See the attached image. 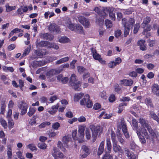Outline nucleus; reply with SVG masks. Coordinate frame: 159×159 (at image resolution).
Returning a JSON list of instances; mask_svg holds the SVG:
<instances>
[{
  "mask_svg": "<svg viewBox=\"0 0 159 159\" xmlns=\"http://www.w3.org/2000/svg\"><path fill=\"white\" fill-rule=\"evenodd\" d=\"M132 125L133 126V129L134 130L136 131L137 133V131H142V133L143 135H144L145 137L147 139H150V137L148 135V132L147 131L146 129L143 128L142 127H140L139 128H138V121L135 119H133L132 120Z\"/></svg>",
  "mask_w": 159,
  "mask_h": 159,
  "instance_id": "f257e3e1",
  "label": "nucleus"
},
{
  "mask_svg": "<svg viewBox=\"0 0 159 159\" xmlns=\"http://www.w3.org/2000/svg\"><path fill=\"white\" fill-rule=\"evenodd\" d=\"M91 129L92 132V141L94 142L97 139L98 134L99 133V134H100L102 132V128L100 126H97L93 127Z\"/></svg>",
  "mask_w": 159,
  "mask_h": 159,
  "instance_id": "f03ea898",
  "label": "nucleus"
},
{
  "mask_svg": "<svg viewBox=\"0 0 159 159\" xmlns=\"http://www.w3.org/2000/svg\"><path fill=\"white\" fill-rule=\"evenodd\" d=\"M89 96L88 94L85 95L84 98L82 99L80 102V104L81 105H86L88 108H91L93 106L92 102L89 100Z\"/></svg>",
  "mask_w": 159,
  "mask_h": 159,
  "instance_id": "7ed1b4c3",
  "label": "nucleus"
},
{
  "mask_svg": "<svg viewBox=\"0 0 159 159\" xmlns=\"http://www.w3.org/2000/svg\"><path fill=\"white\" fill-rule=\"evenodd\" d=\"M40 46L47 47L49 48H52L56 50H57L59 48L58 46L55 43L45 41L40 42Z\"/></svg>",
  "mask_w": 159,
  "mask_h": 159,
  "instance_id": "20e7f679",
  "label": "nucleus"
},
{
  "mask_svg": "<svg viewBox=\"0 0 159 159\" xmlns=\"http://www.w3.org/2000/svg\"><path fill=\"white\" fill-rule=\"evenodd\" d=\"M28 107V105L25 101L20 102L19 105V107L21 110L20 113V115H24L26 113Z\"/></svg>",
  "mask_w": 159,
  "mask_h": 159,
  "instance_id": "39448f33",
  "label": "nucleus"
},
{
  "mask_svg": "<svg viewBox=\"0 0 159 159\" xmlns=\"http://www.w3.org/2000/svg\"><path fill=\"white\" fill-rule=\"evenodd\" d=\"M52 156L55 159H58V158H62L64 157L63 154L58 151V149L57 148L54 147L53 150L51 152Z\"/></svg>",
  "mask_w": 159,
  "mask_h": 159,
  "instance_id": "423d86ee",
  "label": "nucleus"
},
{
  "mask_svg": "<svg viewBox=\"0 0 159 159\" xmlns=\"http://www.w3.org/2000/svg\"><path fill=\"white\" fill-rule=\"evenodd\" d=\"M90 153L89 149L86 146L83 145L82 147L81 150L80 156L82 158L86 157Z\"/></svg>",
  "mask_w": 159,
  "mask_h": 159,
  "instance_id": "0eeeda50",
  "label": "nucleus"
},
{
  "mask_svg": "<svg viewBox=\"0 0 159 159\" xmlns=\"http://www.w3.org/2000/svg\"><path fill=\"white\" fill-rule=\"evenodd\" d=\"M120 123V125H118V127L122 129V131L125 137L126 138H129V136L125 122L123 120H121Z\"/></svg>",
  "mask_w": 159,
  "mask_h": 159,
  "instance_id": "6e6552de",
  "label": "nucleus"
},
{
  "mask_svg": "<svg viewBox=\"0 0 159 159\" xmlns=\"http://www.w3.org/2000/svg\"><path fill=\"white\" fill-rule=\"evenodd\" d=\"M79 21L83 26L86 28H89L90 25L89 20L86 18L82 16L78 17Z\"/></svg>",
  "mask_w": 159,
  "mask_h": 159,
  "instance_id": "1a4fd4ad",
  "label": "nucleus"
},
{
  "mask_svg": "<svg viewBox=\"0 0 159 159\" xmlns=\"http://www.w3.org/2000/svg\"><path fill=\"white\" fill-rule=\"evenodd\" d=\"M49 31L53 33H59L60 32V29L59 26L54 23H51L48 26Z\"/></svg>",
  "mask_w": 159,
  "mask_h": 159,
  "instance_id": "9d476101",
  "label": "nucleus"
},
{
  "mask_svg": "<svg viewBox=\"0 0 159 159\" xmlns=\"http://www.w3.org/2000/svg\"><path fill=\"white\" fill-rule=\"evenodd\" d=\"M125 152L129 159H137V158L136 154H134L132 152H130L127 148H125Z\"/></svg>",
  "mask_w": 159,
  "mask_h": 159,
  "instance_id": "9b49d317",
  "label": "nucleus"
},
{
  "mask_svg": "<svg viewBox=\"0 0 159 159\" xmlns=\"http://www.w3.org/2000/svg\"><path fill=\"white\" fill-rule=\"evenodd\" d=\"M61 71V70H58L57 68L52 69L47 73V76L48 78H50L53 75L59 74Z\"/></svg>",
  "mask_w": 159,
  "mask_h": 159,
  "instance_id": "f8f14e48",
  "label": "nucleus"
},
{
  "mask_svg": "<svg viewBox=\"0 0 159 159\" xmlns=\"http://www.w3.org/2000/svg\"><path fill=\"white\" fill-rule=\"evenodd\" d=\"M57 80L63 84H66L68 82L69 79L67 77H63L61 74H60L57 76Z\"/></svg>",
  "mask_w": 159,
  "mask_h": 159,
  "instance_id": "ddd939ff",
  "label": "nucleus"
},
{
  "mask_svg": "<svg viewBox=\"0 0 159 159\" xmlns=\"http://www.w3.org/2000/svg\"><path fill=\"white\" fill-rule=\"evenodd\" d=\"M152 92L157 96L159 95V85L157 84H153L151 86Z\"/></svg>",
  "mask_w": 159,
  "mask_h": 159,
  "instance_id": "4468645a",
  "label": "nucleus"
},
{
  "mask_svg": "<svg viewBox=\"0 0 159 159\" xmlns=\"http://www.w3.org/2000/svg\"><path fill=\"white\" fill-rule=\"evenodd\" d=\"M139 123L141 125V126L140 127H142L145 128V127L147 128V129L149 127L150 125L149 124L148 121L144 119H143L142 118H140L139 120Z\"/></svg>",
  "mask_w": 159,
  "mask_h": 159,
  "instance_id": "2eb2a0df",
  "label": "nucleus"
},
{
  "mask_svg": "<svg viewBox=\"0 0 159 159\" xmlns=\"http://www.w3.org/2000/svg\"><path fill=\"white\" fill-rule=\"evenodd\" d=\"M70 84L75 90L80 91V87L81 85V83L80 81H78L77 82L71 83Z\"/></svg>",
  "mask_w": 159,
  "mask_h": 159,
  "instance_id": "dca6fc26",
  "label": "nucleus"
},
{
  "mask_svg": "<svg viewBox=\"0 0 159 159\" xmlns=\"http://www.w3.org/2000/svg\"><path fill=\"white\" fill-rule=\"evenodd\" d=\"M121 84L124 85L126 86H130L133 83V80L131 79H125L120 81Z\"/></svg>",
  "mask_w": 159,
  "mask_h": 159,
  "instance_id": "f3484780",
  "label": "nucleus"
},
{
  "mask_svg": "<svg viewBox=\"0 0 159 159\" xmlns=\"http://www.w3.org/2000/svg\"><path fill=\"white\" fill-rule=\"evenodd\" d=\"M75 31L76 33L84 34V30H83L82 26L79 24L75 25Z\"/></svg>",
  "mask_w": 159,
  "mask_h": 159,
  "instance_id": "a211bd4d",
  "label": "nucleus"
},
{
  "mask_svg": "<svg viewBox=\"0 0 159 159\" xmlns=\"http://www.w3.org/2000/svg\"><path fill=\"white\" fill-rule=\"evenodd\" d=\"M113 149L115 152H120L121 153L124 152L122 150L120 147L117 145V142L113 143Z\"/></svg>",
  "mask_w": 159,
  "mask_h": 159,
  "instance_id": "6ab92c4d",
  "label": "nucleus"
},
{
  "mask_svg": "<svg viewBox=\"0 0 159 159\" xmlns=\"http://www.w3.org/2000/svg\"><path fill=\"white\" fill-rule=\"evenodd\" d=\"M138 45L140 47V49L142 51L146 50V45L145 41L143 40H140L137 42Z\"/></svg>",
  "mask_w": 159,
  "mask_h": 159,
  "instance_id": "aec40b11",
  "label": "nucleus"
},
{
  "mask_svg": "<svg viewBox=\"0 0 159 159\" xmlns=\"http://www.w3.org/2000/svg\"><path fill=\"white\" fill-rule=\"evenodd\" d=\"M40 37H42L43 39H46L50 41L52 40L54 38V36L53 35L48 33L43 34L41 35H40Z\"/></svg>",
  "mask_w": 159,
  "mask_h": 159,
  "instance_id": "412c9836",
  "label": "nucleus"
},
{
  "mask_svg": "<svg viewBox=\"0 0 159 159\" xmlns=\"http://www.w3.org/2000/svg\"><path fill=\"white\" fill-rule=\"evenodd\" d=\"M139 138V139L140 141L142 143H146V140H145V136H143L142 135V134H143L142 133V131H137V133H136Z\"/></svg>",
  "mask_w": 159,
  "mask_h": 159,
  "instance_id": "4be33fe9",
  "label": "nucleus"
},
{
  "mask_svg": "<svg viewBox=\"0 0 159 159\" xmlns=\"http://www.w3.org/2000/svg\"><path fill=\"white\" fill-rule=\"evenodd\" d=\"M107 15L104 11H101V12L99 15L100 18L96 20V22H99L103 23L104 21V19L106 17Z\"/></svg>",
  "mask_w": 159,
  "mask_h": 159,
  "instance_id": "5701e85b",
  "label": "nucleus"
},
{
  "mask_svg": "<svg viewBox=\"0 0 159 159\" xmlns=\"http://www.w3.org/2000/svg\"><path fill=\"white\" fill-rule=\"evenodd\" d=\"M104 141H102L101 143L98 151V155H100L103 153L104 150Z\"/></svg>",
  "mask_w": 159,
  "mask_h": 159,
  "instance_id": "b1692460",
  "label": "nucleus"
},
{
  "mask_svg": "<svg viewBox=\"0 0 159 159\" xmlns=\"http://www.w3.org/2000/svg\"><path fill=\"white\" fill-rule=\"evenodd\" d=\"M93 56L94 59L98 60L102 64H105L106 61L102 59L101 57V56L98 54L96 53L95 54H94Z\"/></svg>",
  "mask_w": 159,
  "mask_h": 159,
  "instance_id": "393cba45",
  "label": "nucleus"
},
{
  "mask_svg": "<svg viewBox=\"0 0 159 159\" xmlns=\"http://www.w3.org/2000/svg\"><path fill=\"white\" fill-rule=\"evenodd\" d=\"M31 46L30 45H29L27 48H26L20 57V59L24 57L29 54L30 52Z\"/></svg>",
  "mask_w": 159,
  "mask_h": 159,
  "instance_id": "a878e982",
  "label": "nucleus"
},
{
  "mask_svg": "<svg viewBox=\"0 0 159 159\" xmlns=\"http://www.w3.org/2000/svg\"><path fill=\"white\" fill-rule=\"evenodd\" d=\"M69 60V58L68 57H66L61 58L56 61V64L59 65L64 62L68 61Z\"/></svg>",
  "mask_w": 159,
  "mask_h": 159,
  "instance_id": "bb28decb",
  "label": "nucleus"
},
{
  "mask_svg": "<svg viewBox=\"0 0 159 159\" xmlns=\"http://www.w3.org/2000/svg\"><path fill=\"white\" fill-rule=\"evenodd\" d=\"M150 118H152L156 120L159 125V118L155 113L152 111H151L149 114Z\"/></svg>",
  "mask_w": 159,
  "mask_h": 159,
  "instance_id": "cd10ccee",
  "label": "nucleus"
},
{
  "mask_svg": "<svg viewBox=\"0 0 159 159\" xmlns=\"http://www.w3.org/2000/svg\"><path fill=\"white\" fill-rule=\"evenodd\" d=\"M27 149H29L32 151H36L37 150L35 145L34 143H31L28 144L26 146Z\"/></svg>",
  "mask_w": 159,
  "mask_h": 159,
  "instance_id": "c85d7f7f",
  "label": "nucleus"
},
{
  "mask_svg": "<svg viewBox=\"0 0 159 159\" xmlns=\"http://www.w3.org/2000/svg\"><path fill=\"white\" fill-rule=\"evenodd\" d=\"M84 127L83 126H80L79 127L78 133L80 134V138L82 139L84 137Z\"/></svg>",
  "mask_w": 159,
  "mask_h": 159,
  "instance_id": "c756f323",
  "label": "nucleus"
},
{
  "mask_svg": "<svg viewBox=\"0 0 159 159\" xmlns=\"http://www.w3.org/2000/svg\"><path fill=\"white\" fill-rule=\"evenodd\" d=\"M84 95V93H82L75 94L74 96V101L75 102L78 101Z\"/></svg>",
  "mask_w": 159,
  "mask_h": 159,
  "instance_id": "7c9ffc66",
  "label": "nucleus"
},
{
  "mask_svg": "<svg viewBox=\"0 0 159 159\" xmlns=\"http://www.w3.org/2000/svg\"><path fill=\"white\" fill-rule=\"evenodd\" d=\"M106 146L108 152L110 153L111 150V146L110 139L109 138H107L106 139Z\"/></svg>",
  "mask_w": 159,
  "mask_h": 159,
  "instance_id": "2f4dec72",
  "label": "nucleus"
},
{
  "mask_svg": "<svg viewBox=\"0 0 159 159\" xmlns=\"http://www.w3.org/2000/svg\"><path fill=\"white\" fill-rule=\"evenodd\" d=\"M58 40L60 43H66L68 42L70 40L68 38L63 36L58 38Z\"/></svg>",
  "mask_w": 159,
  "mask_h": 159,
  "instance_id": "473e14b6",
  "label": "nucleus"
},
{
  "mask_svg": "<svg viewBox=\"0 0 159 159\" xmlns=\"http://www.w3.org/2000/svg\"><path fill=\"white\" fill-rule=\"evenodd\" d=\"M0 123L4 129H6L8 125L6 121L2 117L0 118Z\"/></svg>",
  "mask_w": 159,
  "mask_h": 159,
  "instance_id": "72a5a7b5",
  "label": "nucleus"
},
{
  "mask_svg": "<svg viewBox=\"0 0 159 159\" xmlns=\"http://www.w3.org/2000/svg\"><path fill=\"white\" fill-rule=\"evenodd\" d=\"M6 107V105L5 104V102H2L1 103V106L0 107L1 111L0 114H1L4 115V114L5 108Z\"/></svg>",
  "mask_w": 159,
  "mask_h": 159,
  "instance_id": "f704fd0d",
  "label": "nucleus"
},
{
  "mask_svg": "<svg viewBox=\"0 0 159 159\" xmlns=\"http://www.w3.org/2000/svg\"><path fill=\"white\" fill-rule=\"evenodd\" d=\"M6 11L7 12H9L13 10H14L16 8L15 6H11L8 5V3L5 5Z\"/></svg>",
  "mask_w": 159,
  "mask_h": 159,
  "instance_id": "c9c22d12",
  "label": "nucleus"
},
{
  "mask_svg": "<svg viewBox=\"0 0 159 159\" xmlns=\"http://www.w3.org/2000/svg\"><path fill=\"white\" fill-rule=\"evenodd\" d=\"M36 109L35 108L30 107L29 109V111L27 114L29 116H32L35 112Z\"/></svg>",
  "mask_w": 159,
  "mask_h": 159,
  "instance_id": "e433bc0d",
  "label": "nucleus"
},
{
  "mask_svg": "<svg viewBox=\"0 0 159 159\" xmlns=\"http://www.w3.org/2000/svg\"><path fill=\"white\" fill-rule=\"evenodd\" d=\"M145 103L148 107H150L151 108L153 107V105L151 100L150 99L147 98L145 100Z\"/></svg>",
  "mask_w": 159,
  "mask_h": 159,
  "instance_id": "4c0bfd02",
  "label": "nucleus"
},
{
  "mask_svg": "<svg viewBox=\"0 0 159 159\" xmlns=\"http://www.w3.org/2000/svg\"><path fill=\"white\" fill-rule=\"evenodd\" d=\"M117 136L120 142L122 144H124L125 143V141L122 138V134L120 133H119L117 134Z\"/></svg>",
  "mask_w": 159,
  "mask_h": 159,
  "instance_id": "58836bf2",
  "label": "nucleus"
},
{
  "mask_svg": "<svg viewBox=\"0 0 159 159\" xmlns=\"http://www.w3.org/2000/svg\"><path fill=\"white\" fill-rule=\"evenodd\" d=\"M147 129L148 130L150 135L153 138H155L156 137V134L155 133L154 131L152 128L151 126H149V127Z\"/></svg>",
  "mask_w": 159,
  "mask_h": 159,
  "instance_id": "ea45409f",
  "label": "nucleus"
},
{
  "mask_svg": "<svg viewBox=\"0 0 159 159\" xmlns=\"http://www.w3.org/2000/svg\"><path fill=\"white\" fill-rule=\"evenodd\" d=\"M78 71L80 74H82L86 71V69L82 66H78L77 67Z\"/></svg>",
  "mask_w": 159,
  "mask_h": 159,
  "instance_id": "a19ab883",
  "label": "nucleus"
},
{
  "mask_svg": "<svg viewBox=\"0 0 159 159\" xmlns=\"http://www.w3.org/2000/svg\"><path fill=\"white\" fill-rule=\"evenodd\" d=\"M105 24L108 28H111L112 26L111 21L108 19H106L105 21Z\"/></svg>",
  "mask_w": 159,
  "mask_h": 159,
  "instance_id": "79ce46f5",
  "label": "nucleus"
},
{
  "mask_svg": "<svg viewBox=\"0 0 159 159\" xmlns=\"http://www.w3.org/2000/svg\"><path fill=\"white\" fill-rule=\"evenodd\" d=\"M14 123L13 120L9 119L8 121V128L10 130L14 127Z\"/></svg>",
  "mask_w": 159,
  "mask_h": 159,
  "instance_id": "37998d69",
  "label": "nucleus"
},
{
  "mask_svg": "<svg viewBox=\"0 0 159 159\" xmlns=\"http://www.w3.org/2000/svg\"><path fill=\"white\" fill-rule=\"evenodd\" d=\"M77 79L76 78V76L75 74L72 75L70 77L69 81V84H70L71 83H74L75 82H77Z\"/></svg>",
  "mask_w": 159,
  "mask_h": 159,
  "instance_id": "c03bdc74",
  "label": "nucleus"
},
{
  "mask_svg": "<svg viewBox=\"0 0 159 159\" xmlns=\"http://www.w3.org/2000/svg\"><path fill=\"white\" fill-rule=\"evenodd\" d=\"M70 138L68 136H64L63 138V141L64 144V146H65L66 147L68 142L70 141Z\"/></svg>",
  "mask_w": 159,
  "mask_h": 159,
  "instance_id": "a18cd8bd",
  "label": "nucleus"
},
{
  "mask_svg": "<svg viewBox=\"0 0 159 159\" xmlns=\"http://www.w3.org/2000/svg\"><path fill=\"white\" fill-rule=\"evenodd\" d=\"M111 138L113 143L117 142L116 140V136L115 133L113 131H111Z\"/></svg>",
  "mask_w": 159,
  "mask_h": 159,
  "instance_id": "49530a36",
  "label": "nucleus"
},
{
  "mask_svg": "<svg viewBox=\"0 0 159 159\" xmlns=\"http://www.w3.org/2000/svg\"><path fill=\"white\" fill-rule=\"evenodd\" d=\"M33 68H35L39 66L40 61H33L31 64Z\"/></svg>",
  "mask_w": 159,
  "mask_h": 159,
  "instance_id": "de8ad7c7",
  "label": "nucleus"
},
{
  "mask_svg": "<svg viewBox=\"0 0 159 159\" xmlns=\"http://www.w3.org/2000/svg\"><path fill=\"white\" fill-rule=\"evenodd\" d=\"M151 20V18L148 16H147L143 19V23L142 24L145 25H147L150 22Z\"/></svg>",
  "mask_w": 159,
  "mask_h": 159,
  "instance_id": "09e8293b",
  "label": "nucleus"
},
{
  "mask_svg": "<svg viewBox=\"0 0 159 159\" xmlns=\"http://www.w3.org/2000/svg\"><path fill=\"white\" fill-rule=\"evenodd\" d=\"M125 27L124 32V36L125 37L127 36L129 34L130 27L129 26L124 27Z\"/></svg>",
  "mask_w": 159,
  "mask_h": 159,
  "instance_id": "8fccbe9b",
  "label": "nucleus"
},
{
  "mask_svg": "<svg viewBox=\"0 0 159 159\" xmlns=\"http://www.w3.org/2000/svg\"><path fill=\"white\" fill-rule=\"evenodd\" d=\"M57 146L63 152H65L66 151V149L63 147L62 143L61 142L58 141V142Z\"/></svg>",
  "mask_w": 159,
  "mask_h": 159,
  "instance_id": "3c124183",
  "label": "nucleus"
},
{
  "mask_svg": "<svg viewBox=\"0 0 159 159\" xmlns=\"http://www.w3.org/2000/svg\"><path fill=\"white\" fill-rule=\"evenodd\" d=\"M7 155L8 159H11L12 157V149L11 148H8L7 151Z\"/></svg>",
  "mask_w": 159,
  "mask_h": 159,
  "instance_id": "603ef678",
  "label": "nucleus"
},
{
  "mask_svg": "<svg viewBox=\"0 0 159 159\" xmlns=\"http://www.w3.org/2000/svg\"><path fill=\"white\" fill-rule=\"evenodd\" d=\"M65 25L68 26V25L71 23L70 20L68 18H66L64 19V22Z\"/></svg>",
  "mask_w": 159,
  "mask_h": 159,
  "instance_id": "864d4df0",
  "label": "nucleus"
},
{
  "mask_svg": "<svg viewBox=\"0 0 159 159\" xmlns=\"http://www.w3.org/2000/svg\"><path fill=\"white\" fill-rule=\"evenodd\" d=\"M69 67V65L68 63H66L61 65L59 68H57L58 70H63V69L65 68H68Z\"/></svg>",
  "mask_w": 159,
  "mask_h": 159,
  "instance_id": "5fc2aeb1",
  "label": "nucleus"
},
{
  "mask_svg": "<svg viewBox=\"0 0 159 159\" xmlns=\"http://www.w3.org/2000/svg\"><path fill=\"white\" fill-rule=\"evenodd\" d=\"M108 66L109 68H113L115 67L116 65L115 63V61H110L109 63H108Z\"/></svg>",
  "mask_w": 159,
  "mask_h": 159,
  "instance_id": "6e6d98bb",
  "label": "nucleus"
},
{
  "mask_svg": "<svg viewBox=\"0 0 159 159\" xmlns=\"http://www.w3.org/2000/svg\"><path fill=\"white\" fill-rule=\"evenodd\" d=\"M121 34V30H118L115 32V36L117 38H119Z\"/></svg>",
  "mask_w": 159,
  "mask_h": 159,
  "instance_id": "4d7b16f0",
  "label": "nucleus"
},
{
  "mask_svg": "<svg viewBox=\"0 0 159 159\" xmlns=\"http://www.w3.org/2000/svg\"><path fill=\"white\" fill-rule=\"evenodd\" d=\"M134 21L133 19L130 18L128 21V23H127V26L130 27V25H133L134 23Z\"/></svg>",
  "mask_w": 159,
  "mask_h": 159,
  "instance_id": "13d9d810",
  "label": "nucleus"
},
{
  "mask_svg": "<svg viewBox=\"0 0 159 159\" xmlns=\"http://www.w3.org/2000/svg\"><path fill=\"white\" fill-rule=\"evenodd\" d=\"M60 126V124L58 122H56L52 125V127L53 129L57 130Z\"/></svg>",
  "mask_w": 159,
  "mask_h": 159,
  "instance_id": "bf43d9fd",
  "label": "nucleus"
},
{
  "mask_svg": "<svg viewBox=\"0 0 159 159\" xmlns=\"http://www.w3.org/2000/svg\"><path fill=\"white\" fill-rule=\"evenodd\" d=\"M51 123L49 122L45 121L40 124V128H44L47 126L50 125Z\"/></svg>",
  "mask_w": 159,
  "mask_h": 159,
  "instance_id": "052dcab7",
  "label": "nucleus"
},
{
  "mask_svg": "<svg viewBox=\"0 0 159 159\" xmlns=\"http://www.w3.org/2000/svg\"><path fill=\"white\" fill-rule=\"evenodd\" d=\"M102 159H113L111 155L106 153L103 156Z\"/></svg>",
  "mask_w": 159,
  "mask_h": 159,
  "instance_id": "680f3d73",
  "label": "nucleus"
},
{
  "mask_svg": "<svg viewBox=\"0 0 159 159\" xmlns=\"http://www.w3.org/2000/svg\"><path fill=\"white\" fill-rule=\"evenodd\" d=\"M86 136L87 139H89L91 137L90 131L89 129H87L86 130Z\"/></svg>",
  "mask_w": 159,
  "mask_h": 159,
  "instance_id": "e2e57ef3",
  "label": "nucleus"
},
{
  "mask_svg": "<svg viewBox=\"0 0 159 159\" xmlns=\"http://www.w3.org/2000/svg\"><path fill=\"white\" fill-rule=\"evenodd\" d=\"M139 27L140 25L139 24H135L134 30V34H136L137 33Z\"/></svg>",
  "mask_w": 159,
  "mask_h": 159,
  "instance_id": "0e129e2a",
  "label": "nucleus"
},
{
  "mask_svg": "<svg viewBox=\"0 0 159 159\" xmlns=\"http://www.w3.org/2000/svg\"><path fill=\"white\" fill-rule=\"evenodd\" d=\"M47 53V52L45 49H40V58L43 57Z\"/></svg>",
  "mask_w": 159,
  "mask_h": 159,
  "instance_id": "69168bd1",
  "label": "nucleus"
},
{
  "mask_svg": "<svg viewBox=\"0 0 159 159\" xmlns=\"http://www.w3.org/2000/svg\"><path fill=\"white\" fill-rule=\"evenodd\" d=\"M78 120L80 122H84L86 121V118L83 116H81L78 118Z\"/></svg>",
  "mask_w": 159,
  "mask_h": 159,
  "instance_id": "338daca9",
  "label": "nucleus"
},
{
  "mask_svg": "<svg viewBox=\"0 0 159 159\" xmlns=\"http://www.w3.org/2000/svg\"><path fill=\"white\" fill-rule=\"evenodd\" d=\"M68 28L72 31H75V25L74 24H72L71 23L68 25Z\"/></svg>",
  "mask_w": 159,
  "mask_h": 159,
  "instance_id": "774afa93",
  "label": "nucleus"
}]
</instances>
